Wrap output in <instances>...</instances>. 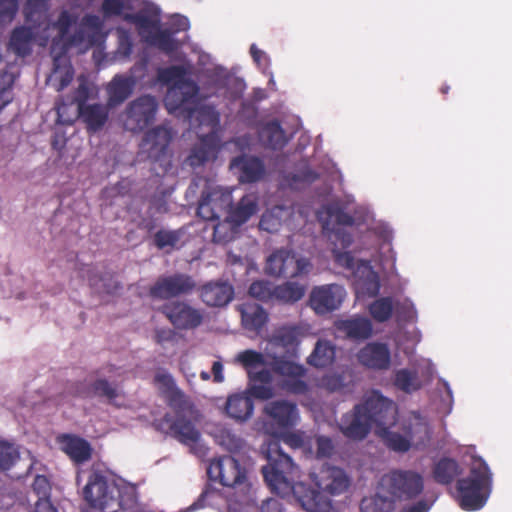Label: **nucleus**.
I'll use <instances>...</instances> for the list:
<instances>
[{
	"mask_svg": "<svg viewBox=\"0 0 512 512\" xmlns=\"http://www.w3.org/2000/svg\"><path fill=\"white\" fill-rule=\"evenodd\" d=\"M317 217L332 245L331 250L336 264L353 277L357 299L376 296L380 290L377 272L368 261L355 258L347 248L353 242L352 225L365 224L382 239L375 258L381 270L386 273H395L397 256L391 245L393 232L390 226L382 221H376L373 212L365 206H358L355 217L352 218L342 211L338 203H333L319 210Z\"/></svg>",
	"mask_w": 512,
	"mask_h": 512,
	"instance_id": "nucleus-1",
	"label": "nucleus"
},
{
	"mask_svg": "<svg viewBox=\"0 0 512 512\" xmlns=\"http://www.w3.org/2000/svg\"><path fill=\"white\" fill-rule=\"evenodd\" d=\"M46 11L45 0H28L25 8L28 26L13 31L9 46L18 55H26L30 52L33 43L44 46L48 39L52 38L51 53L54 59V70L49 77V82L59 91L66 87L73 77L70 62L64 56L68 45L85 42L86 49L100 42L103 38L102 23L97 16H86L82 20L79 34L71 37L69 28L74 18L67 12H63L57 23H51L48 21Z\"/></svg>",
	"mask_w": 512,
	"mask_h": 512,
	"instance_id": "nucleus-2",
	"label": "nucleus"
},
{
	"mask_svg": "<svg viewBox=\"0 0 512 512\" xmlns=\"http://www.w3.org/2000/svg\"><path fill=\"white\" fill-rule=\"evenodd\" d=\"M300 337L298 328L282 327L271 335L264 354L254 350L238 353L236 361L249 375L252 396L266 400L276 395L279 389L294 394L307 390L303 380L306 369L294 359Z\"/></svg>",
	"mask_w": 512,
	"mask_h": 512,
	"instance_id": "nucleus-3",
	"label": "nucleus"
},
{
	"mask_svg": "<svg viewBox=\"0 0 512 512\" xmlns=\"http://www.w3.org/2000/svg\"><path fill=\"white\" fill-rule=\"evenodd\" d=\"M396 415L395 403L373 390L365 394L363 403L354 411L343 416L340 429L348 438L362 439L374 428L384 443L397 452H406L429 441L431 430L424 417L413 412L398 422Z\"/></svg>",
	"mask_w": 512,
	"mask_h": 512,
	"instance_id": "nucleus-4",
	"label": "nucleus"
},
{
	"mask_svg": "<svg viewBox=\"0 0 512 512\" xmlns=\"http://www.w3.org/2000/svg\"><path fill=\"white\" fill-rule=\"evenodd\" d=\"M191 66H172L158 70V81L169 85L165 106L170 113L187 112L191 125L196 129L199 143L188 157V163L199 166L213 160L220 149L218 137L219 116L211 107L192 108L204 95H200L190 80Z\"/></svg>",
	"mask_w": 512,
	"mask_h": 512,
	"instance_id": "nucleus-5",
	"label": "nucleus"
},
{
	"mask_svg": "<svg viewBox=\"0 0 512 512\" xmlns=\"http://www.w3.org/2000/svg\"><path fill=\"white\" fill-rule=\"evenodd\" d=\"M279 441L312 454V439L302 432L291 433L283 430L281 435L271 436L261 448L268 462L262 468L268 487L282 497L293 495L307 512H337L328 497L308 488L302 482L292 483V479L297 474V468L291 458L282 452Z\"/></svg>",
	"mask_w": 512,
	"mask_h": 512,
	"instance_id": "nucleus-6",
	"label": "nucleus"
},
{
	"mask_svg": "<svg viewBox=\"0 0 512 512\" xmlns=\"http://www.w3.org/2000/svg\"><path fill=\"white\" fill-rule=\"evenodd\" d=\"M140 2L141 0H104L102 10L106 16L121 15L124 19L135 23L140 35L148 44L167 53L176 50L178 42L159 26V9L156 6L146 3L139 15L130 14L129 11L136 8Z\"/></svg>",
	"mask_w": 512,
	"mask_h": 512,
	"instance_id": "nucleus-7",
	"label": "nucleus"
},
{
	"mask_svg": "<svg viewBox=\"0 0 512 512\" xmlns=\"http://www.w3.org/2000/svg\"><path fill=\"white\" fill-rule=\"evenodd\" d=\"M470 475L457 483V500L462 509H481L491 490V475L487 464L478 457H472Z\"/></svg>",
	"mask_w": 512,
	"mask_h": 512,
	"instance_id": "nucleus-8",
	"label": "nucleus"
},
{
	"mask_svg": "<svg viewBox=\"0 0 512 512\" xmlns=\"http://www.w3.org/2000/svg\"><path fill=\"white\" fill-rule=\"evenodd\" d=\"M207 472L210 479L219 481L224 486L239 488L245 494L241 503L228 504V512H248L247 506L252 500L251 484L247 480L245 468L238 460L232 456L215 459L209 464Z\"/></svg>",
	"mask_w": 512,
	"mask_h": 512,
	"instance_id": "nucleus-9",
	"label": "nucleus"
},
{
	"mask_svg": "<svg viewBox=\"0 0 512 512\" xmlns=\"http://www.w3.org/2000/svg\"><path fill=\"white\" fill-rule=\"evenodd\" d=\"M120 485L98 471L92 472L82 491L88 505L83 512H114L122 505Z\"/></svg>",
	"mask_w": 512,
	"mask_h": 512,
	"instance_id": "nucleus-10",
	"label": "nucleus"
},
{
	"mask_svg": "<svg viewBox=\"0 0 512 512\" xmlns=\"http://www.w3.org/2000/svg\"><path fill=\"white\" fill-rule=\"evenodd\" d=\"M198 413L189 404H185L174 414L165 417L162 428L167 427V431L179 440L181 443L195 450V453L204 454L205 449L201 443V434L195 426Z\"/></svg>",
	"mask_w": 512,
	"mask_h": 512,
	"instance_id": "nucleus-11",
	"label": "nucleus"
},
{
	"mask_svg": "<svg viewBox=\"0 0 512 512\" xmlns=\"http://www.w3.org/2000/svg\"><path fill=\"white\" fill-rule=\"evenodd\" d=\"M299 420L298 409L295 404L284 401H272L263 409V417L255 422V430L268 436L281 435L297 424Z\"/></svg>",
	"mask_w": 512,
	"mask_h": 512,
	"instance_id": "nucleus-12",
	"label": "nucleus"
},
{
	"mask_svg": "<svg viewBox=\"0 0 512 512\" xmlns=\"http://www.w3.org/2000/svg\"><path fill=\"white\" fill-rule=\"evenodd\" d=\"M378 489L392 502L407 500L422 492L423 479L413 471H393L382 477Z\"/></svg>",
	"mask_w": 512,
	"mask_h": 512,
	"instance_id": "nucleus-13",
	"label": "nucleus"
},
{
	"mask_svg": "<svg viewBox=\"0 0 512 512\" xmlns=\"http://www.w3.org/2000/svg\"><path fill=\"white\" fill-rule=\"evenodd\" d=\"M309 259L288 249H278L267 257L265 272L274 277H299L311 270Z\"/></svg>",
	"mask_w": 512,
	"mask_h": 512,
	"instance_id": "nucleus-14",
	"label": "nucleus"
},
{
	"mask_svg": "<svg viewBox=\"0 0 512 512\" xmlns=\"http://www.w3.org/2000/svg\"><path fill=\"white\" fill-rule=\"evenodd\" d=\"M435 373V366L430 359L421 358L414 361L409 368H401L394 372V386L405 392L413 393L430 382Z\"/></svg>",
	"mask_w": 512,
	"mask_h": 512,
	"instance_id": "nucleus-15",
	"label": "nucleus"
},
{
	"mask_svg": "<svg viewBox=\"0 0 512 512\" xmlns=\"http://www.w3.org/2000/svg\"><path fill=\"white\" fill-rule=\"evenodd\" d=\"M258 209L257 196L247 194L243 196L235 208H231L227 213L225 222L218 223L214 227V240L217 242H227L231 240L235 233V228L245 223Z\"/></svg>",
	"mask_w": 512,
	"mask_h": 512,
	"instance_id": "nucleus-16",
	"label": "nucleus"
},
{
	"mask_svg": "<svg viewBox=\"0 0 512 512\" xmlns=\"http://www.w3.org/2000/svg\"><path fill=\"white\" fill-rule=\"evenodd\" d=\"M208 185V191L202 196L198 207V215L205 220H214L220 216L231 205V190L208 184L206 180L200 179L195 182L189 191L194 192V186Z\"/></svg>",
	"mask_w": 512,
	"mask_h": 512,
	"instance_id": "nucleus-17",
	"label": "nucleus"
},
{
	"mask_svg": "<svg viewBox=\"0 0 512 512\" xmlns=\"http://www.w3.org/2000/svg\"><path fill=\"white\" fill-rule=\"evenodd\" d=\"M95 91L92 84H89L84 78H79V87L75 96L77 102L76 112L87 123L89 129L97 130L102 127L107 119V111L101 105H84Z\"/></svg>",
	"mask_w": 512,
	"mask_h": 512,
	"instance_id": "nucleus-18",
	"label": "nucleus"
},
{
	"mask_svg": "<svg viewBox=\"0 0 512 512\" xmlns=\"http://www.w3.org/2000/svg\"><path fill=\"white\" fill-rule=\"evenodd\" d=\"M346 295V290L341 285H320L311 290L309 303L315 313L323 315L337 310L342 305Z\"/></svg>",
	"mask_w": 512,
	"mask_h": 512,
	"instance_id": "nucleus-19",
	"label": "nucleus"
},
{
	"mask_svg": "<svg viewBox=\"0 0 512 512\" xmlns=\"http://www.w3.org/2000/svg\"><path fill=\"white\" fill-rule=\"evenodd\" d=\"M157 109L155 98L143 96L132 102L122 117L124 127L130 131H140L154 119Z\"/></svg>",
	"mask_w": 512,
	"mask_h": 512,
	"instance_id": "nucleus-20",
	"label": "nucleus"
},
{
	"mask_svg": "<svg viewBox=\"0 0 512 512\" xmlns=\"http://www.w3.org/2000/svg\"><path fill=\"white\" fill-rule=\"evenodd\" d=\"M171 137V132L165 127L149 131L141 143L140 154L161 165L168 164V144Z\"/></svg>",
	"mask_w": 512,
	"mask_h": 512,
	"instance_id": "nucleus-21",
	"label": "nucleus"
},
{
	"mask_svg": "<svg viewBox=\"0 0 512 512\" xmlns=\"http://www.w3.org/2000/svg\"><path fill=\"white\" fill-rule=\"evenodd\" d=\"M311 479L319 490L333 496L344 493L350 485L346 473L333 466H324L318 472H312Z\"/></svg>",
	"mask_w": 512,
	"mask_h": 512,
	"instance_id": "nucleus-22",
	"label": "nucleus"
},
{
	"mask_svg": "<svg viewBox=\"0 0 512 512\" xmlns=\"http://www.w3.org/2000/svg\"><path fill=\"white\" fill-rule=\"evenodd\" d=\"M165 313L170 322L178 329H194L203 320V314L199 309L183 302H174L168 305Z\"/></svg>",
	"mask_w": 512,
	"mask_h": 512,
	"instance_id": "nucleus-23",
	"label": "nucleus"
},
{
	"mask_svg": "<svg viewBox=\"0 0 512 512\" xmlns=\"http://www.w3.org/2000/svg\"><path fill=\"white\" fill-rule=\"evenodd\" d=\"M358 361L372 369L386 370L391 364V353L387 344L370 342L357 354Z\"/></svg>",
	"mask_w": 512,
	"mask_h": 512,
	"instance_id": "nucleus-24",
	"label": "nucleus"
},
{
	"mask_svg": "<svg viewBox=\"0 0 512 512\" xmlns=\"http://www.w3.org/2000/svg\"><path fill=\"white\" fill-rule=\"evenodd\" d=\"M56 445L75 463H83L91 457L92 448L90 444L78 436L60 435L56 438Z\"/></svg>",
	"mask_w": 512,
	"mask_h": 512,
	"instance_id": "nucleus-25",
	"label": "nucleus"
},
{
	"mask_svg": "<svg viewBox=\"0 0 512 512\" xmlns=\"http://www.w3.org/2000/svg\"><path fill=\"white\" fill-rule=\"evenodd\" d=\"M394 504L379 489L374 496L366 497L362 501L361 512H393ZM429 505L424 501L403 509L401 512H428Z\"/></svg>",
	"mask_w": 512,
	"mask_h": 512,
	"instance_id": "nucleus-26",
	"label": "nucleus"
},
{
	"mask_svg": "<svg viewBox=\"0 0 512 512\" xmlns=\"http://www.w3.org/2000/svg\"><path fill=\"white\" fill-rule=\"evenodd\" d=\"M194 286L193 281L186 276H175L159 280L152 288L154 297L166 299L187 292Z\"/></svg>",
	"mask_w": 512,
	"mask_h": 512,
	"instance_id": "nucleus-27",
	"label": "nucleus"
},
{
	"mask_svg": "<svg viewBox=\"0 0 512 512\" xmlns=\"http://www.w3.org/2000/svg\"><path fill=\"white\" fill-rule=\"evenodd\" d=\"M335 327L339 334L353 339H366L372 335V324L365 317L354 316L339 320Z\"/></svg>",
	"mask_w": 512,
	"mask_h": 512,
	"instance_id": "nucleus-28",
	"label": "nucleus"
},
{
	"mask_svg": "<svg viewBox=\"0 0 512 512\" xmlns=\"http://www.w3.org/2000/svg\"><path fill=\"white\" fill-rule=\"evenodd\" d=\"M233 288L228 283L215 282L205 285L201 297L209 306L221 307L227 305L233 298Z\"/></svg>",
	"mask_w": 512,
	"mask_h": 512,
	"instance_id": "nucleus-29",
	"label": "nucleus"
},
{
	"mask_svg": "<svg viewBox=\"0 0 512 512\" xmlns=\"http://www.w3.org/2000/svg\"><path fill=\"white\" fill-rule=\"evenodd\" d=\"M253 402L248 393H237L228 397L226 402V413L229 417L246 421L253 413Z\"/></svg>",
	"mask_w": 512,
	"mask_h": 512,
	"instance_id": "nucleus-30",
	"label": "nucleus"
},
{
	"mask_svg": "<svg viewBox=\"0 0 512 512\" xmlns=\"http://www.w3.org/2000/svg\"><path fill=\"white\" fill-rule=\"evenodd\" d=\"M243 327L250 332L258 333L268 320L265 310L255 303H246L240 307Z\"/></svg>",
	"mask_w": 512,
	"mask_h": 512,
	"instance_id": "nucleus-31",
	"label": "nucleus"
},
{
	"mask_svg": "<svg viewBox=\"0 0 512 512\" xmlns=\"http://www.w3.org/2000/svg\"><path fill=\"white\" fill-rule=\"evenodd\" d=\"M231 169L239 174L242 182L257 180L263 173L262 163L254 157L243 156L236 158L231 163Z\"/></svg>",
	"mask_w": 512,
	"mask_h": 512,
	"instance_id": "nucleus-32",
	"label": "nucleus"
},
{
	"mask_svg": "<svg viewBox=\"0 0 512 512\" xmlns=\"http://www.w3.org/2000/svg\"><path fill=\"white\" fill-rule=\"evenodd\" d=\"M134 85L133 77L115 76L107 87L109 105L123 102L131 94Z\"/></svg>",
	"mask_w": 512,
	"mask_h": 512,
	"instance_id": "nucleus-33",
	"label": "nucleus"
},
{
	"mask_svg": "<svg viewBox=\"0 0 512 512\" xmlns=\"http://www.w3.org/2000/svg\"><path fill=\"white\" fill-rule=\"evenodd\" d=\"M291 215V209L288 207L276 206L272 209L267 210L259 223L262 230L268 232L277 231L282 223L288 219Z\"/></svg>",
	"mask_w": 512,
	"mask_h": 512,
	"instance_id": "nucleus-34",
	"label": "nucleus"
},
{
	"mask_svg": "<svg viewBox=\"0 0 512 512\" xmlns=\"http://www.w3.org/2000/svg\"><path fill=\"white\" fill-rule=\"evenodd\" d=\"M305 294V287L296 282H286L279 286H274L273 300L284 303H293L299 301Z\"/></svg>",
	"mask_w": 512,
	"mask_h": 512,
	"instance_id": "nucleus-35",
	"label": "nucleus"
},
{
	"mask_svg": "<svg viewBox=\"0 0 512 512\" xmlns=\"http://www.w3.org/2000/svg\"><path fill=\"white\" fill-rule=\"evenodd\" d=\"M335 358L334 346L325 340L317 342L313 353L309 356L308 362L316 367H325L330 365Z\"/></svg>",
	"mask_w": 512,
	"mask_h": 512,
	"instance_id": "nucleus-36",
	"label": "nucleus"
},
{
	"mask_svg": "<svg viewBox=\"0 0 512 512\" xmlns=\"http://www.w3.org/2000/svg\"><path fill=\"white\" fill-rule=\"evenodd\" d=\"M260 139L266 145L277 148L286 141V136L279 124L275 121L266 123L260 131Z\"/></svg>",
	"mask_w": 512,
	"mask_h": 512,
	"instance_id": "nucleus-37",
	"label": "nucleus"
},
{
	"mask_svg": "<svg viewBox=\"0 0 512 512\" xmlns=\"http://www.w3.org/2000/svg\"><path fill=\"white\" fill-rule=\"evenodd\" d=\"M421 334L417 328L412 330H403L396 336L395 342L397 347L405 354H412L416 344L420 341Z\"/></svg>",
	"mask_w": 512,
	"mask_h": 512,
	"instance_id": "nucleus-38",
	"label": "nucleus"
},
{
	"mask_svg": "<svg viewBox=\"0 0 512 512\" xmlns=\"http://www.w3.org/2000/svg\"><path fill=\"white\" fill-rule=\"evenodd\" d=\"M459 472L458 464L452 459L440 460L434 470L435 479L441 483H449Z\"/></svg>",
	"mask_w": 512,
	"mask_h": 512,
	"instance_id": "nucleus-39",
	"label": "nucleus"
},
{
	"mask_svg": "<svg viewBox=\"0 0 512 512\" xmlns=\"http://www.w3.org/2000/svg\"><path fill=\"white\" fill-rule=\"evenodd\" d=\"M392 311L393 303L392 299L389 297L379 298L369 306L371 316L379 322L388 320Z\"/></svg>",
	"mask_w": 512,
	"mask_h": 512,
	"instance_id": "nucleus-40",
	"label": "nucleus"
},
{
	"mask_svg": "<svg viewBox=\"0 0 512 512\" xmlns=\"http://www.w3.org/2000/svg\"><path fill=\"white\" fill-rule=\"evenodd\" d=\"M19 458L18 448L7 441L0 440V469L7 470Z\"/></svg>",
	"mask_w": 512,
	"mask_h": 512,
	"instance_id": "nucleus-41",
	"label": "nucleus"
},
{
	"mask_svg": "<svg viewBox=\"0 0 512 512\" xmlns=\"http://www.w3.org/2000/svg\"><path fill=\"white\" fill-rule=\"evenodd\" d=\"M216 442L223 446L225 449L236 452L242 447V440L227 429H221L217 434H214Z\"/></svg>",
	"mask_w": 512,
	"mask_h": 512,
	"instance_id": "nucleus-42",
	"label": "nucleus"
},
{
	"mask_svg": "<svg viewBox=\"0 0 512 512\" xmlns=\"http://www.w3.org/2000/svg\"><path fill=\"white\" fill-rule=\"evenodd\" d=\"M216 442L223 446L225 449L236 452L242 447V440L227 429H221L217 434H214Z\"/></svg>",
	"mask_w": 512,
	"mask_h": 512,
	"instance_id": "nucleus-43",
	"label": "nucleus"
},
{
	"mask_svg": "<svg viewBox=\"0 0 512 512\" xmlns=\"http://www.w3.org/2000/svg\"><path fill=\"white\" fill-rule=\"evenodd\" d=\"M50 484L45 476L38 475L35 477L32 485V494L29 497V501L35 498L36 501H40L43 498L49 499Z\"/></svg>",
	"mask_w": 512,
	"mask_h": 512,
	"instance_id": "nucleus-44",
	"label": "nucleus"
},
{
	"mask_svg": "<svg viewBox=\"0 0 512 512\" xmlns=\"http://www.w3.org/2000/svg\"><path fill=\"white\" fill-rule=\"evenodd\" d=\"M249 294L260 300H273L274 286L266 281H256L250 286Z\"/></svg>",
	"mask_w": 512,
	"mask_h": 512,
	"instance_id": "nucleus-45",
	"label": "nucleus"
},
{
	"mask_svg": "<svg viewBox=\"0 0 512 512\" xmlns=\"http://www.w3.org/2000/svg\"><path fill=\"white\" fill-rule=\"evenodd\" d=\"M155 241L160 248L176 247L179 241V232L160 231L156 234Z\"/></svg>",
	"mask_w": 512,
	"mask_h": 512,
	"instance_id": "nucleus-46",
	"label": "nucleus"
},
{
	"mask_svg": "<svg viewBox=\"0 0 512 512\" xmlns=\"http://www.w3.org/2000/svg\"><path fill=\"white\" fill-rule=\"evenodd\" d=\"M344 386V379L337 374H328L324 376L320 382L319 387L328 391L334 392L340 390Z\"/></svg>",
	"mask_w": 512,
	"mask_h": 512,
	"instance_id": "nucleus-47",
	"label": "nucleus"
},
{
	"mask_svg": "<svg viewBox=\"0 0 512 512\" xmlns=\"http://www.w3.org/2000/svg\"><path fill=\"white\" fill-rule=\"evenodd\" d=\"M17 10L16 0H0V24L10 22Z\"/></svg>",
	"mask_w": 512,
	"mask_h": 512,
	"instance_id": "nucleus-48",
	"label": "nucleus"
},
{
	"mask_svg": "<svg viewBox=\"0 0 512 512\" xmlns=\"http://www.w3.org/2000/svg\"><path fill=\"white\" fill-rule=\"evenodd\" d=\"M117 33H118L119 45H118V49L116 52V57L119 59L126 58L130 55V52H131L130 36L127 32L123 31L122 29H119L117 31Z\"/></svg>",
	"mask_w": 512,
	"mask_h": 512,
	"instance_id": "nucleus-49",
	"label": "nucleus"
},
{
	"mask_svg": "<svg viewBox=\"0 0 512 512\" xmlns=\"http://www.w3.org/2000/svg\"><path fill=\"white\" fill-rule=\"evenodd\" d=\"M211 72L212 75L209 76L211 78V83L217 87V89L222 88L227 82H231L234 79L228 78L226 71L217 66H213L212 69H207V73Z\"/></svg>",
	"mask_w": 512,
	"mask_h": 512,
	"instance_id": "nucleus-50",
	"label": "nucleus"
},
{
	"mask_svg": "<svg viewBox=\"0 0 512 512\" xmlns=\"http://www.w3.org/2000/svg\"><path fill=\"white\" fill-rule=\"evenodd\" d=\"M155 383H156L157 387L162 392H165V393L174 392L175 385H174L173 378L170 374H168L164 371L157 372V374L155 376Z\"/></svg>",
	"mask_w": 512,
	"mask_h": 512,
	"instance_id": "nucleus-51",
	"label": "nucleus"
},
{
	"mask_svg": "<svg viewBox=\"0 0 512 512\" xmlns=\"http://www.w3.org/2000/svg\"><path fill=\"white\" fill-rule=\"evenodd\" d=\"M314 444L317 446L316 455L318 457L329 456L333 451V444L329 438L319 436L312 439V446Z\"/></svg>",
	"mask_w": 512,
	"mask_h": 512,
	"instance_id": "nucleus-52",
	"label": "nucleus"
},
{
	"mask_svg": "<svg viewBox=\"0 0 512 512\" xmlns=\"http://www.w3.org/2000/svg\"><path fill=\"white\" fill-rule=\"evenodd\" d=\"M93 389L95 393L106 396L109 399H113L117 396L116 389L106 380L99 379L95 381Z\"/></svg>",
	"mask_w": 512,
	"mask_h": 512,
	"instance_id": "nucleus-53",
	"label": "nucleus"
},
{
	"mask_svg": "<svg viewBox=\"0 0 512 512\" xmlns=\"http://www.w3.org/2000/svg\"><path fill=\"white\" fill-rule=\"evenodd\" d=\"M250 53L258 67L265 69L269 66L268 56L264 51L260 50L255 44L251 45Z\"/></svg>",
	"mask_w": 512,
	"mask_h": 512,
	"instance_id": "nucleus-54",
	"label": "nucleus"
},
{
	"mask_svg": "<svg viewBox=\"0 0 512 512\" xmlns=\"http://www.w3.org/2000/svg\"><path fill=\"white\" fill-rule=\"evenodd\" d=\"M315 178H316V174L314 172H312L309 168H305L303 171L297 173L293 177V182L291 183V185L294 188H299L300 187L299 182L309 183V182H312Z\"/></svg>",
	"mask_w": 512,
	"mask_h": 512,
	"instance_id": "nucleus-55",
	"label": "nucleus"
},
{
	"mask_svg": "<svg viewBox=\"0 0 512 512\" xmlns=\"http://www.w3.org/2000/svg\"><path fill=\"white\" fill-rule=\"evenodd\" d=\"M402 317L407 321H415L417 318V310L414 303L410 299H405L402 303Z\"/></svg>",
	"mask_w": 512,
	"mask_h": 512,
	"instance_id": "nucleus-56",
	"label": "nucleus"
},
{
	"mask_svg": "<svg viewBox=\"0 0 512 512\" xmlns=\"http://www.w3.org/2000/svg\"><path fill=\"white\" fill-rule=\"evenodd\" d=\"M221 498L220 494L217 493L216 491H206L202 494L200 500L198 503L194 504L191 509H195L198 505H200L201 507L204 506V504H202L203 502H206L210 505H216L217 504V501Z\"/></svg>",
	"mask_w": 512,
	"mask_h": 512,
	"instance_id": "nucleus-57",
	"label": "nucleus"
},
{
	"mask_svg": "<svg viewBox=\"0 0 512 512\" xmlns=\"http://www.w3.org/2000/svg\"><path fill=\"white\" fill-rule=\"evenodd\" d=\"M189 26V20L185 16L176 15L171 19V27L174 32L185 31Z\"/></svg>",
	"mask_w": 512,
	"mask_h": 512,
	"instance_id": "nucleus-58",
	"label": "nucleus"
},
{
	"mask_svg": "<svg viewBox=\"0 0 512 512\" xmlns=\"http://www.w3.org/2000/svg\"><path fill=\"white\" fill-rule=\"evenodd\" d=\"M261 512H284L279 500L271 498L263 502Z\"/></svg>",
	"mask_w": 512,
	"mask_h": 512,
	"instance_id": "nucleus-59",
	"label": "nucleus"
},
{
	"mask_svg": "<svg viewBox=\"0 0 512 512\" xmlns=\"http://www.w3.org/2000/svg\"><path fill=\"white\" fill-rule=\"evenodd\" d=\"M35 512H57L56 509L52 506L49 499H42L40 501H36L35 503Z\"/></svg>",
	"mask_w": 512,
	"mask_h": 512,
	"instance_id": "nucleus-60",
	"label": "nucleus"
},
{
	"mask_svg": "<svg viewBox=\"0 0 512 512\" xmlns=\"http://www.w3.org/2000/svg\"><path fill=\"white\" fill-rule=\"evenodd\" d=\"M212 372H213V375H214V381L215 382H222L224 380V375H223V366L220 362L216 361L213 363V366H212Z\"/></svg>",
	"mask_w": 512,
	"mask_h": 512,
	"instance_id": "nucleus-61",
	"label": "nucleus"
},
{
	"mask_svg": "<svg viewBox=\"0 0 512 512\" xmlns=\"http://www.w3.org/2000/svg\"><path fill=\"white\" fill-rule=\"evenodd\" d=\"M12 100L9 90L2 89L0 91V111Z\"/></svg>",
	"mask_w": 512,
	"mask_h": 512,
	"instance_id": "nucleus-62",
	"label": "nucleus"
},
{
	"mask_svg": "<svg viewBox=\"0 0 512 512\" xmlns=\"http://www.w3.org/2000/svg\"><path fill=\"white\" fill-rule=\"evenodd\" d=\"M182 371H183L185 377L187 378L188 382H192V379H194L196 376L195 373L190 372V368L185 367V366L182 367Z\"/></svg>",
	"mask_w": 512,
	"mask_h": 512,
	"instance_id": "nucleus-63",
	"label": "nucleus"
},
{
	"mask_svg": "<svg viewBox=\"0 0 512 512\" xmlns=\"http://www.w3.org/2000/svg\"><path fill=\"white\" fill-rule=\"evenodd\" d=\"M228 259L233 264L238 263V262L241 261V257L240 256H236L234 254H229Z\"/></svg>",
	"mask_w": 512,
	"mask_h": 512,
	"instance_id": "nucleus-64",
	"label": "nucleus"
}]
</instances>
